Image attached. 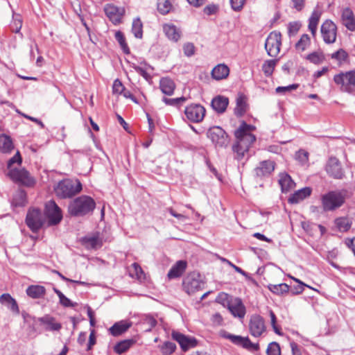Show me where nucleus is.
I'll return each instance as SVG.
<instances>
[{
	"instance_id": "obj_1",
	"label": "nucleus",
	"mask_w": 355,
	"mask_h": 355,
	"mask_svg": "<svg viewBox=\"0 0 355 355\" xmlns=\"http://www.w3.org/2000/svg\"><path fill=\"white\" fill-rule=\"evenodd\" d=\"M252 127L245 123H243L235 132L236 144L232 147L233 151L236 153L238 159H242L251 144L255 141L256 138L251 131Z\"/></svg>"
},
{
	"instance_id": "obj_2",
	"label": "nucleus",
	"mask_w": 355,
	"mask_h": 355,
	"mask_svg": "<svg viewBox=\"0 0 355 355\" xmlns=\"http://www.w3.org/2000/svg\"><path fill=\"white\" fill-rule=\"evenodd\" d=\"M95 207L96 202L91 197L81 196L70 202L68 211L71 216H83L92 213Z\"/></svg>"
},
{
	"instance_id": "obj_3",
	"label": "nucleus",
	"mask_w": 355,
	"mask_h": 355,
	"mask_svg": "<svg viewBox=\"0 0 355 355\" xmlns=\"http://www.w3.org/2000/svg\"><path fill=\"white\" fill-rule=\"evenodd\" d=\"M81 189L82 184L79 181L64 180L57 184L55 192L60 198H69L79 193Z\"/></svg>"
},
{
	"instance_id": "obj_4",
	"label": "nucleus",
	"mask_w": 355,
	"mask_h": 355,
	"mask_svg": "<svg viewBox=\"0 0 355 355\" xmlns=\"http://www.w3.org/2000/svg\"><path fill=\"white\" fill-rule=\"evenodd\" d=\"M334 81L343 92L353 93L355 92V70L341 72L334 77Z\"/></svg>"
},
{
	"instance_id": "obj_5",
	"label": "nucleus",
	"mask_w": 355,
	"mask_h": 355,
	"mask_svg": "<svg viewBox=\"0 0 355 355\" xmlns=\"http://www.w3.org/2000/svg\"><path fill=\"white\" fill-rule=\"evenodd\" d=\"M345 200L344 191H330L322 198V204L324 211H333L341 207Z\"/></svg>"
},
{
	"instance_id": "obj_6",
	"label": "nucleus",
	"mask_w": 355,
	"mask_h": 355,
	"mask_svg": "<svg viewBox=\"0 0 355 355\" xmlns=\"http://www.w3.org/2000/svg\"><path fill=\"white\" fill-rule=\"evenodd\" d=\"M182 286L185 292L189 295H191L203 289L205 282L199 273L193 272L184 277Z\"/></svg>"
},
{
	"instance_id": "obj_7",
	"label": "nucleus",
	"mask_w": 355,
	"mask_h": 355,
	"mask_svg": "<svg viewBox=\"0 0 355 355\" xmlns=\"http://www.w3.org/2000/svg\"><path fill=\"white\" fill-rule=\"evenodd\" d=\"M220 336L222 338L230 340L232 343L238 346H241L248 351H258L259 345L258 343H252L248 337H243L232 334L225 330H221L219 332Z\"/></svg>"
},
{
	"instance_id": "obj_8",
	"label": "nucleus",
	"mask_w": 355,
	"mask_h": 355,
	"mask_svg": "<svg viewBox=\"0 0 355 355\" xmlns=\"http://www.w3.org/2000/svg\"><path fill=\"white\" fill-rule=\"evenodd\" d=\"M207 136L216 147L225 148L230 142L227 134L219 126L210 128L207 132Z\"/></svg>"
},
{
	"instance_id": "obj_9",
	"label": "nucleus",
	"mask_w": 355,
	"mask_h": 355,
	"mask_svg": "<svg viewBox=\"0 0 355 355\" xmlns=\"http://www.w3.org/2000/svg\"><path fill=\"white\" fill-rule=\"evenodd\" d=\"M8 175L13 182L26 187H33L35 184V179L24 168L10 169Z\"/></svg>"
},
{
	"instance_id": "obj_10",
	"label": "nucleus",
	"mask_w": 355,
	"mask_h": 355,
	"mask_svg": "<svg viewBox=\"0 0 355 355\" xmlns=\"http://www.w3.org/2000/svg\"><path fill=\"white\" fill-rule=\"evenodd\" d=\"M282 35L279 32H272L268 36L265 42V49L269 56L275 57L280 51Z\"/></svg>"
},
{
	"instance_id": "obj_11",
	"label": "nucleus",
	"mask_w": 355,
	"mask_h": 355,
	"mask_svg": "<svg viewBox=\"0 0 355 355\" xmlns=\"http://www.w3.org/2000/svg\"><path fill=\"white\" fill-rule=\"evenodd\" d=\"M44 222V216L40 209H31L28 210L26 218V223L33 232L38 231L43 225Z\"/></svg>"
},
{
	"instance_id": "obj_12",
	"label": "nucleus",
	"mask_w": 355,
	"mask_h": 355,
	"mask_svg": "<svg viewBox=\"0 0 355 355\" xmlns=\"http://www.w3.org/2000/svg\"><path fill=\"white\" fill-rule=\"evenodd\" d=\"M205 108L200 104L192 103L187 106L184 114L190 121L193 123H199L202 121L205 115Z\"/></svg>"
},
{
	"instance_id": "obj_13",
	"label": "nucleus",
	"mask_w": 355,
	"mask_h": 355,
	"mask_svg": "<svg viewBox=\"0 0 355 355\" xmlns=\"http://www.w3.org/2000/svg\"><path fill=\"white\" fill-rule=\"evenodd\" d=\"M320 32L326 44H333L336 42L337 26L331 20L327 19L322 23Z\"/></svg>"
},
{
	"instance_id": "obj_14",
	"label": "nucleus",
	"mask_w": 355,
	"mask_h": 355,
	"mask_svg": "<svg viewBox=\"0 0 355 355\" xmlns=\"http://www.w3.org/2000/svg\"><path fill=\"white\" fill-rule=\"evenodd\" d=\"M45 214L49 219V225L58 224L62 218L60 208L53 200H50L46 203Z\"/></svg>"
},
{
	"instance_id": "obj_15",
	"label": "nucleus",
	"mask_w": 355,
	"mask_h": 355,
	"mask_svg": "<svg viewBox=\"0 0 355 355\" xmlns=\"http://www.w3.org/2000/svg\"><path fill=\"white\" fill-rule=\"evenodd\" d=\"M263 318L257 314L251 315L249 321V331L254 337H259L266 331Z\"/></svg>"
},
{
	"instance_id": "obj_16",
	"label": "nucleus",
	"mask_w": 355,
	"mask_h": 355,
	"mask_svg": "<svg viewBox=\"0 0 355 355\" xmlns=\"http://www.w3.org/2000/svg\"><path fill=\"white\" fill-rule=\"evenodd\" d=\"M106 16L114 24H119L125 13V9L114 4H107L104 8Z\"/></svg>"
},
{
	"instance_id": "obj_17",
	"label": "nucleus",
	"mask_w": 355,
	"mask_h": 355,
	"mask_svg": "<svg viewBox=\"0 0 355 355\" xmlns=\"http://www.w3.org/2000/svg\"><path fill=\"white\" fill-rule=\"evenodd\" d=\"M230 313L234 316L239 318H243L246 311L242 300L239 297L230 298L227 305Z\"/></svg>"
},
{
	"instance_id": "obj_18",
	"label": "nucleus",
	"mask_w": 355,
	"mask_h": 355,
	"mask_svg": "<svg viewBox=\"0 0 355 355\" xmlns=\"http://www.w3.org/2000/svg\"><path fill=\"white\" fill-rule=\"evenodd\" d=\"M172 338L180 344L183 351L194 347L197 344L194 338L187 336L178 331L172 332Z\"/></svg>"
},
{
	"instance_id": "obj_19",
	"label": "nucleus",
	"mask_w": 355,
	"mask_h": 355,
	"mask_svg": "<svg viewBox=\"0 0 355 355\" xmlns=\"http://www.w3.org/2000/svg\"><path fill=\"white\" fill-rule=\"evenodd\" d=\"M327 173L336 179H342L344 177V172L342 169L340 162L336 157H331L326 166Z\"/></svg>"
},
{
	"instance_id": "obj_20",
	"label": "nucleus",
	"mask_w": 355,
	"mask_h": 355,
	"mask_svg": "<svg viewBox=\"0 0 355 355\" xmlns=\"http://www.w3.org/2000/svg\"><path fill=\"white\" fill-rule=\"evenodd\" d=\"M81 244L87 249H98L103 245V241L100 238L98 232L87 235L80 239Z\"/></svg>"
},
{
	"instance_id": "obj_21",
	"label": "nucleus",
	"mask_w": 355,
	"mask_h": 355,
	"mask_svg": "<svg viewBox=\"0 0 355 355\" xmlns=\"http://www.w3.org/2000/svg\"><path fill=\"white\" fill-rule=\"evenodd\" d=\"M275 164L272 160L262 161L255 168L254 172L259 177L268 176L275 170Z\"/></svg>"
},
{
	"instance_id": "obj_22",
	"label": "nucleus",
	"mask_w": 355,
	"mask_h": 355,
	"mask_svg": "<svg viewBox=\"0 0 355 355\" xmlns=\"http://www.w3.org/2000/svg\"><path fill=\"white\" fill-rule=\"evenodd\" d=\"M187 267L186 261H178L169 270L167 277L169 279H175L182 276Z\"/></svg>"
},
{
	"instance_id": "obj_23",
	"label": "nucleus",
	"mask_w": 355,
	"mask_h": 355,
	"mask_svg": "<svg viewBox=\"0 0 355 355\" xmlns=\"http://www.w3.org/2000/svg\"><path fill=\"white\" fill-rule=\"evenodd\" d=\"M342 22L343 24L349 31H355V18L352 10L346 8L342 12Z\"/></svg>"
},
{
	"instance_id": "obj_24",
	"label": "nucleus",
	"mask_w": 355,
	"mask_h": 355,
	"mask_svg": "<svg viewBox=\"0 0 355 355\" xmlns=\"http://www.w3.org/2000/svg\"><path fill=\"white\" fill-rule=\"evenodd\" d=\"M163 31L166 36L171 41L178 42L181 37V31L172 24H164Z\"/></svg>"
},
{
	"instance_id": "obj_25",
	"label": "nucleus",
	"mask_w": 355,
	"mask_h": 355,
	"mask_svg": "<svg viewBox=\"0 0 355 355\" xmlns=\"http://www.w3.org/2000/svg\"><path fill=\"white\" fill-rule=\"evenodd\" d=\"M311 193V189L309 187H304L297 190L293 193L288 198V202L291 204H297L302 201Z\"/></svg>"
},
{
	"instance_id": "obj_26",
	"label": "nucleus",
	"mask_w": 355,
	"mask_h": 355,
	"mask_svg": "<svg viewBox=\"0 0 355 355\" xmlns=\"http://www.w3.org/2000/svg\"><path fill=\"white\" fill-rule=\"evenodd\" d=\"M322 15V12L318 9H315L309 19V30L311 33V35L313 37H315L317 33V28L318 22L320 21V17Z\"/></svg>"
},
{
	"instance_id": "obj_27",
	"label": "nucleus",
	"mask_w": 355,
	"mask_h": 355,
	"mask_svg": "<svg viewBox=\"0 0 355 355\" xmlns=\"http://www.w3.org/2000/svg\"><path fill=\"white\" fill-rule=\"evenodd\" d=\"M229 73L230 69L225 64H219L216 65L211 71L212 78L217 80L226 78Z\"/></svg>"
},
{
	"instance_id": "obj_28",
	"label": "nucleus",
	"mask_w": 355,
	"mask_h": 355,
	"mask_svg": "<svg viewBox=\"0 0 355 355\" xmlns=\"http://www.w3.org/2000/svg\"><path fill=\"white\" fill-rule=\"evenodd\" d=\"M131 327V323L125 320L116 322L110 329V333L114 336H118L125 332Z\"/></svg>"
},
{
	"instance_id": "obj_29",
	"label": "nucleus",
	"mask_w": 355,
	"mask_h": 355,
	"mask_svg": "<svg viewBox=\"0 0 355 355\" xmlns=\"http://www.w3.org/2000/svg\"><path fill=\"white\" fill-rule=\"evenodd\" d=\"M229 103L228 98L224 96H216L211 101L212 108L218 113H223Z\"/></svg>"
},
{
	"instance_id": "obj_30",
	"label": "nucleus",
	"mask_w": 355,
	"mask_h": 355,
	"mask_svg": "<svg viewBox=\"0 0 355 355\" xmlns=\"http://www.w3.org/2000/svg\"><path fill=\"white\" fill-rule=\"evenodd\" d=\"M0 302L6 306L13 313H19V310L16 300L10 294L4 293L0 296Z\"/></svg>"
},
{
	"instance_id": "obj_31",
	"label": "nucleus",
	"mask_w": 355,
	"mask_h": 355,
	"mask_svg": "<svg viewBox=\"0 0 355 355\" xmlns=\"http://www.w3.org/2000/svg\"><path fill=\"white\" fill-rule=\"evenodd\" d=\"M159 88L162 93L171 96L175 89V83L168 78H162L159 81Z\"/></svg>"
},
{
	"instance_id": "obj_32",
	"label": "nucleus",
	"mask_w": 355,
	"mask_h": 355,
	"mask_svg": "<svg viewBox=\"0 0 355 355\" xmlns=\"http://www.w3.org/2000/svg\"><path fill=\"white\" fill-rule=\"evenodd\" d=\"M279 184L282 192H288L295 185L291 176L286 173H281L279 175Z\"/></svg>"
},
{
	"instance_id": "obj_33",
	"label": "nucleus",
	"mask_w": 355,
	"mask_h": 355,
	"mask_svg": "<svg viewBox=\"0 0 355 355\" xmlns=\"http://www.w3.org/2000/svg\"><path fill=\"white\" fill-rule=\"evenodd\" d=\"M45 288L40 285H31L26 289V294L33 299L42 297L45 295Z\"/></svg>"
},
{
	"instance_id": "obj_34",
	"label": "nucleus",
	"mask_w": 355,
	"mask_h": 355,
	"mask_svg": "<svg viewBox=\"0 0 355 355\" xmlns=\"http://www.w3.org/2000/svg\"><path fill=\"white\" fill-rule=\"evenodd\" d=\"M40 322L46 325V330L59 331L62 328L60 323L55 322L52 317L45 316L39 319Z\"/></svg>"
},
{
	"instance_id": "obj_35",
	"label": "nucleus",
	"mask_w": 355,
	"mask_h": 355,
	"mask_svg": "<svg viewBox=\"0 0 355 355\" xmlns=\"http://www.w3.org/2000/svg\"><path fill=\"white\" fill-rule=\"evenodd\" d=\"M14 148L11 138L2 134L0 135V151L3 153H8Z\"/></svg>"
},
{
	"instance_id": "obj_36",
	"label": "nucleus",
	"mask_w": 355,
	"mask_h": 355,
	"mask_svg": "<svg viewBox=\"0 0 355 355\" xmlns=\"http://www.w3.org/2000/svg\"><path fill=\"white\" fill-rule=\"evenodd\" d=\"M26 203V193L24 190H18L14 194L12 205L15 207H23Z\"/></svg>"
},
{
	"instance_id": "obj_37",
	"label": "nucleus",
	"mask_w": 355,
	"mask_h": 355,
	"mask_svg": "<svg viewBox=\"0 0 355 355\" xmlns=\"http://www.w3.org/2000/svg\"><path fill=\"white\" fill-rule=\"evenodd\" d=\"M135 343L133 339H128L118 343L114 347L116 353L121 354L126 352Z\"/></svg>"
},
{
	"instance_id": "obj_38",
	"label": "nucleus",
	"mask_w": 355,
	"mask_h": 355,
	"mask_svg": "<svg viewBox=\"0 0 355 355\" xmlns=\"http://www.w3.org/2000/svg\"><path fill=\"white\" fill-rule=\"evenodd\" d=\"M277 62V59L264 61L262 65V71L266 76L269 77L272 76Z\"/></svg>"
},
{
	"instance_id": "obj_39",
	"label": "nucleus",
	"mask_w": 355,
	"mask_h": 355,
	"mask_svg": "<svg viewBox=\"0 0 355 355\" xmlns=\"http://www.w3.org/2000/svg\"><path fill=\"white\" fill-rule=\"evenodd\" d=\"M311 44V39L307 34H303L295 44V49L299 52L304 51Z\"/></svg>"
},
{
	"instance_id": "obj_40",
	"label": "nucleus",
	"mask_w": 355,
	"mask_h": 355,
	"mask_svg": "<svg viewBox=\"0 0 355 355\" xmlns=\"http://www.w3.org/2000/svg\"><path fill=\"white\" fill-rule=\"evenodd\" d=\"M306 59L314 64H320L325 60V56L322 51H314L308 54Z\"/></svg>"
},
{
	"instance_id": "obj_41",
	"label": "nucleus",
	"mask_w": 355,
	"mask_h": 355,
	"mask_svg": "<svg viewBox=\"0 0 355 355\" xmlns=\"http://www.w3.org/2000/svg\"><path fill=\"white\" fill-rule=\"evenodd\" d=\"M129 272L131 277H136L140 281L145 279L144 272L137 263H134L132 264Z\"/></svg>"
},
{
	"instance_id": "obj_42",
	"label": "nucleus",
	"mask_w": 355,
	"mask_h": 355,
	"mask_svg": "<svg viewBox=\"0 0 355 355\" xmlns=\"http://www.w3.org/2000/svg\"><path fill=\"white\" fill-rule=\"evenodd\" d=\"M268 289L276 295H283L289 291V286L284 283L279 284H268Z\"/></svg>"
},
{
	"instance_id": "obj_43",
	"label": "nucleus",
	"mask_w": 355,
	"mask_h": 355,
	"mask_svg": "<svg viewBox=\"0 0 355 355\" xmlns=\"http://www.w3.org/2000/svg\"><path fill=\"white\" fill-rule=\"evenodd\" d=\"M132 32L135 37L141 39L143 35V24L139 18H136L132 21Z\"/></svg>"
},
{
	"instance_id": "obj_44",
	"label": "nucleus",
	"mask_w": 355,
	"mask_h": 355,
	"mask_svg": "<svg viewBox=\"0 0 355 355\" xmlns=\"http://www.w3.org/2000/svg\"><path fill=\"white\" fill-rule=\"evenodd\" d=\"M172 8V3L169 0H157V10L162 15L168 14Z\"/></svg>"
},
{
	"instance_id": "obj_45",
	"label": "nucleus",
	"mask_w": 355,
	"mask_h": 355,
	"mask_svg": "<svg viewBox=\"0 0 355 355\" xmlns=\"http://www.w3.org/2000/svg\"><path fill=\"white\" fill-rule=\"evenodd\" d=\"M246 111V103L245 98L240 96L236 99V106L234 109V114L236 116H242Z\"/></svg>"
},
{
	"instance_id": "obj_46",
	"label": "nucleus",
	"mask_w": 355,
	"mask_h": 355,
	"mask_svg": "<svg viewBox=\"0 0 355 355\" xmlns=\"http://www.w3.org/2000/svg\"><path fill=\"white\" fill-rule=\"evenodd\" d=\"M187 98L184 96L175 98H168L166 97H164L162 98L163 102L170 106H173L175 107H180L186 101Z\"/></svg>"
},
{
	"instance_id": "obj_47",
	"label": "nucleus",
	"mask_w": 355,
	"mask_h": 355,
	"mask_svg": "<svg viewBox=\"0 0 355 355\" xmlns=\"http://www.w3.org/2000/svg\"><path fill=\"white\" fill-rule=\"evenodd\" d=\"M115 39L119 42L121 49L123 50V53L125 54L130 53V49L125 42V38L124 37V35L121 31H116L115 33Z\"/></svg>"
},
{
	"instance_id": "obj_48",
	"label": "nucleus",
	"mask_w": 355,
	"mask_h": 355,
	"mask_svg": "<svg viewBox=\"0 0 355 355\" xmlns=\"http://www.w3.org/2000/svg\"><path fill=\"white\" fill-rule=\"evenodd\" d=\"M331 58L338 61L339 65L346 62L348 58V53L343 49H340L336 52L331 55Z\"/></svg>"
},
{
	"instance_id": "obj_49",
	"label": "nucleus",
	"mask_w": 355,
	"mask_h": 355,
	"mask_svg": "<svg viewBox=\"0 0 355 355\" xmlns=\"http://www.w3.org/2000/svg\"><path fill=\"white\" fill-rule=\"evenodd\" d=\"M335 223L340 232H346L351 227L349 219L345 217L337 218L335 220Z\"/></svg>"
},
{
	"instance_id": "obj_50",
	"label": "nucleus",
	"mask_w": 355,
	"mask_h": 355,
	"mask_svg": "<svg viewBox=\"0 0 355 355\" xmlns=\"http://www.w3.org/2000/svg\"><path fill=\"white\" fill-rule=\"evenodd\" d=\"M295 159L300 164L304 165L309 161V153L304 150H300L295 153Z\"/></svg>"
},
{
	"instance_id": "obj_51",
	"label": "nucleus",
	"mask_w": 355,
	"mask_h": 355,
	"mask_svg": "<svg viewBox=\"0 0 355 355\" xmlns=\"http://www.w3.org/2000/svg\"><path fill=\"white\" fill-rule=\"evenodd\" d=\"M266 353L268 355H281V350L279 344L276 342L270 343L268 346Z\"/></svg>"
},
{
	"instance_id": "obj_52",
	"label": "nucleus",
	"mask_w": 355,
	"mask_h": 355,
	"mask_svg": "<svg viewBox=\"0 0 355 355\" xmlns=\"http://www.w3.org/2000/svg\"><path fill=\"white\" fill-rule=\"evenodd\" d=\"M184 54L187 57H191L195 54L196 47L191 42H187L183 45Z\"/></svg>"
},
{
	"instance_id": "obj_53",
	"label": "nucleus",
	"mask_w": 355,
	"mask_h": 355,
	"mask_svg": "<svg viewBox=\"0 0 355 355\" xmlns=\"http://www.w3.org/2000/svg\"><path fill=\"white\" fill-rule=\"evenodd\" d=\"M157 320L151 315H146L143 322L144 324L148 326V328L146 329V331H150L157 325Z\"/></svg>"
},
{
	"instance_id": "obj_54",
	"label": "nucleus",
	"mask_w": 355,
	"mask_h": 355,
	"mask_svg": "<svg viewBox=\"0 0 355 355\" xmlns=\"http://www.w3.org/2000/svg\"><path fill=\"white\" fill-rule=\"evenodd\" d=\"M21 157L20 155V153L19 151L17 152V153L10 158L8 162V168L10 171V169H14L15 168H12V165L14 164H21Z\"/></svg>"
},
{
	"instance_id": "obj_55",
	"label": "nucleus",
	"mask_w": 355,
	"mask_h": 355,
	"mask_svg": "<svg viewBox=\"0 0 355 355\" xmlns=\"http://www.w3.org/2000/svg\"><path fill=\"white\" fill-rule=\"evenodd\" d=\"M175 349V344L171 342H166L162 347L163 353L166 354H171Z\"/></svg>"
},
{
	"instance_id": "obj_56",
	"label": "nucleus",
	"mask_w": 355,
	"mask_h": 355,
	"mask_svg": "<svg viewBox=\"0 0 355 355\" xmlns=\"http://www.w3.org/2000/svg\"><path fill=\"white\" fill-rule=\"evenodd\" d=\"M124 89L125 87L123 85L122 83L119 79H116L114 81L112 86L113 93L121 94Z\"/></svg>"
},
{
	"instance_id": "obj_57",
	"label": "nucleus",
	"mask_w": 355,
	"mask_h": 355,
	"mask_svg": "<svg viewBox=\"0 0 355 355\" xmlns=\"http://www.w3.org/2000/svg\"><path fill=\"white\" fill-rule=\"evenodd\" d=\"M300 28V24L298 22H291L288 24V31L289 36L295 35Z\"/></svg>"
},
{
	"instance_id": "obj_58",
	"label": "nucleus",
	"mask_w": 355,
	"mask_h": 355,
	"mask_svg": "<svg viewBox=\"0 0 355 355\" xmlns=\"http://www.w3.org/2000/svg\"><path fill=\"white\" fill-rule=\"evenodd\" d=\"M22 26V21L19 15H17L14 19L12 30L13 32L19 33Z\"/></svg>"
},
{
	"instance_id": "obj_59",
	"label": "nucleus",
	"mask_w": 355,
	"mask_h": 355,
	"mask_svg": "<svg viewBox=\"0 0 355 355\" xmlns=\"http://www.w3.org/2000/svg\"><path fill=\"white\" fill-rule=\"evenodd\" d=\"M298 87L297 84L290 85L286 87H278L276 88L277 93H286L296 89Z\"/></svg>"
},
{
	"instance_id": "obj_60",
	"label": "nucleus",
	"mask_w": 355,
	"mask_h": 355,
	"mask_svg": "<svg viewBox=\"0 0 355 355\" xmlns=\"http://www.w3.org/2000/svg\"><path fill=\"white\" fill-rule=\"evenodd\" d=\"M245 2V0H230L232 8L235 11L240 10L243 8Z\"/></svg>"
},
{
	"instance_id": "obj_61",
	"label": "nucleus",
	"mask_w": 355,
	"mask_h": 355,
	"mask_svg": "<svg viewBox=\"0 0 355 355\" xmlns=\"http://www.w3.org/2000/svg\"><path fill=\"white\" fill-rule=\"evenodd\" d=\"M230 298H233V297L230 296L225 293H221L218 296L217 301L225 306V304H228V301L230 300Z\"/></svg>"
},
{
	"instance_id": "obj_62",
	"label": "nucleus",
	"mask_w": 355,
	"mask_h": 355,
	"mask_svg": "<svg viewBox=\"0 0 355 355\" xmlns=\"http://www.w3.org/2000/svg\"><path fill=\"white\" fill-rule=\"evenodd\" d=\"M211 322L214 325H221L223 321V317L218 313H216L211 316Z\"/></svg>"
},
{
	"instance_id": "obj_63",
	"label": "nucleus",
	"mask_w": 355,
	"mask_h": 355,
	"mask_svg": "<svg viewBox=\"0 0 355 355\" xmlns=\"http://www.w3.org/2000/svg\"><path fill=\"white\" fill-rule=\"evenodd\" d=\"M304 286H306V285L305 284H304L303 282H300V284H298L296 286H294L291 289V292L294 295L300 294L304 291Z\"/></svg>"
},
{
	"instance_id": "obj_64",
	"label": "nucleus",
	"mask_w": 355,
	"mask_h": 355,
	"mask_svg": "<svg viewBox=\"0 0 355 355\" xmlns=\"http://www.w3.org/2000/svg\"><path fill=\"white\" fill-rule=\"evenodd\" d=\"M60 303L65 306V307H73L75 306V304L71 302V301L67 298L65 295H64L60 300Z\"/></svg>"
}]
</instances>
